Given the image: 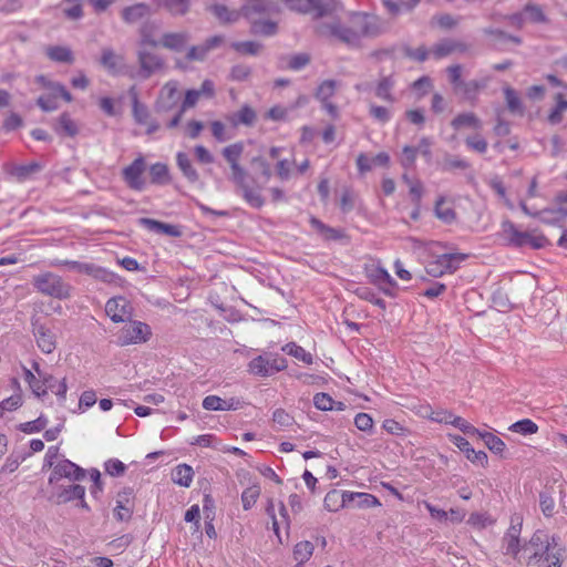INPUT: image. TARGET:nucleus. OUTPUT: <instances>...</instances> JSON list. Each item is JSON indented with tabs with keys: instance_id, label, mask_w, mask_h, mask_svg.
Returning <instances> with one entry per match:
<instances>
[{
	"instance_id": "obj_9",
	"label": "nucleus",
	"mask_w": 567,
	"mask_h": 567,
	"mask_svg": "<svg viewBox=\"0 0 567 567\" xmlns=\"http://www.w3.org/2000/svg\"><path fill=\"white\" fill-rule=\"evenodd\" d=\"M137 61L140 65L137 76L142 80L151 78L153 74L163 71L166 66L162 55L146 48L138 49Z\"/></svg>"
},
{
	"instance_id": "obj_30",
	"label": "nucleus",
	"mask_w": 567,
	"mask_h": 567,
	"mask_svg": "<svg viewBox=\"0 0 567 567\" xmlns=\"http://www.w3.org/2000/svg\"><path fill=\"white\" fill-rule=\"evenodd\" d=\"M466 258V254L452 252L440 255L435 260L440 265L443 275L445 272H454Z\"/></svg>"
},
{
	"instance_id": "obj_12",
	"label": "nucleus",
	"mask_w": 567,
	"mask_h": 567,
	"mask_svg": "<svg viewBox=\"0 0 567 567\" xmlns=\"http://www.w3.org/2000/svg\"><path fill=\"white\" fill-rule=\"evenodd\" d=\"M364 272L371 284L379 287L388 296H393V288L396 287L395 280L390 276L380 262L372 261L364 266Z\"/></svg>"
},
{
	"instance_id": "obj_37",
	"label": "nucleus",
	"mask_w": 567,
	"mask_h": 567,
	"mask_svg": "<svg viewBox=\"0 0 567 567\" xmlns=\"http://www.w3.org/2000/svg\"><path fill=\"white\" fill-rule=\"evenodd\" d=\"M140 223L147 229L156 233H162L173 237H178L181 235V230L174 225L165 224L151 218H141Z\"/></svg>"
},
{
	"instance_id": "obj_28",
	"label": "nucleus",
	"mask_w": 567,
	"mask_h": 567,
	"mask_svg": "<svg viewBox=\"0 0 567 567\" xmlns=\"http://www.w3.org/2000/svg\"><path fill=\"white\" fill-rule=\"evenodd\" d=\"M101 64L112 74H118L124 68V58L112 49H104L101 55Z\"/></svg>"
},
{
	"instance_id": "obj_36",
	"label": "nucleus",
	"mask_w": 567,
	"mask_h": 567,
	"mask_svg": "<svg viewBox=\"0 0 567 567\" xmlns=\"http://www.w3.org/2000/svg\"><path fill=\"white\" fill-rule=\"evenodd\" d=\"M520 525H512L504 536L503 543L506 555H517L519 550Z\"/></svg>"
},
{
	"instance_id": "obj_56",
	"label": "nucleus",
	"mask_w": 567,
	"mask_h": 567,
	"mask_svg": "<svg viewBox=\"0 0 567 567\" xmlns=\"http://www.w3.org/2000/svg\"><path fill=\"white\" fill-rule=\"evenodd\" d=\"M161 47L159 39H156L153 33L152 27H144L141 31V42L140 48H157Z\"/></svg>"
},
{
	"instance_id": "obj_57",
	"label": "nucleus",
	"mask_w": 567,
	"mask_h": 567,
	"mask_svg": "<svg viewBox=\"0 0 567 567\" xmlns=\"http://www.w3.org/2000/svg\"><path fill=\"white\" fill-rule=\"evenodd\" d=\"M161 4L175 16L184 14L188 10L187 0H161Z\"/></svg>"
},
{
	"instance_id": "obj_39",
	"label": "nucleus",
	"mask_w": 567,
	"mask_h": 567,
	"mask_svg": "<svg viewBox=\"0 0 567 567\" xmlns=\"http://www.w3.org/2000/svg\"><path fill=\"white\" fill-rule=\"evenodd\" d=\"M56 131L61 137L73 138L78 135L80 126L68 114H63L59 118Z\"/></svg>"
},
{
	"instance_id": "obj_4",
	"label": "nucleus",
	"mask_w": 567,
	"mask_h": 567,
	"mask_svg": "<svg viewBox=\"0 0 567 567\" xmlns=\"http://www.w3.org/2000/svg\"><path fill=\"white\" fill-rule=\"evenodd\" d=\"M279 13L276 4L268 0H252L243 8V14L251 22V30L255 34L274 35L277 32V23L259 16H271Z\"/></svg>"
},
{
	"instance_id": "obj_33",
	"label": "nucleus",
	"mask_w": 567,
	"mask_h": 567,
	"mask_svg": "<svg viewBox=\"0 0 567 567\" xmlns=\"http://www.w3.org/2000/svg\"><path fill=\"white\" fill-rule=\"evenodd\" d=\"M346 495H349V492H339L337 489L328 492L323 501L326 509L337 512L349 506V498Z\"/></svg>"
},
{
	"instance_id": "obj_53",
	"label": "nucleus",
	"mask_w": 567,
	"mask_h": 567,
	"mask_svg": "<svg viewBox=\"0 0 567 567\" xmlns=\"http://www.w3.org/2000/svg\"><path fill=\"white\" fill-rule=\"evenodd\" d=\"M509 431L520 433L523 435H528L537 433L538 426L532 420L524 419L512 424L509 426Z\"/></svg>"
},
{
	"instance_id": "obj_32",
	"label": "nucleus",
	"mask_w": 567,
	"mask_h": 567,
	"mask_svg": "<svg viewBox=\"0 0 567 567\" xmlns=\"http://www.w3.org/2000/svg\"><path fill=\"white\" fill-rule=\"evenodd\" d=\"M503 92L508 111L514 115L523 116L525 107L518 93L508 85L503 87Z\"/></svg>"
},
{
	"instance_id": "obj_34",
	"label": "nucleus",
	"mask_w": 567,
	"mask_h": 567,
	"mask_svg": "<svg viewBox=\"0 0 567 567\" xmlns=\"http://www.w3.org/2000/svg\"><path fill=\"white\" fill-rule=\"evenodd\" d=\"M200 97H202V94L198 90L186 91L179 112L168 122L167 126L168 127L176 126L178 124V122L181 121L183 113L186 110L194 107Z\"/></svg>"
},
{
	"instance_id": "obj_52",
	"label": "nucleus",
	"mask_w": 567,
	"mask_h": 567,
	"mask_svg": "<svg viewBox=\"0 0 567 567\" xmlns=\"http://www.w3.org/2000/svg\"><path fill=\"white\" fill-rule=\"evenodd\" d=\"M260 496V486L251 485L247 487L241 494L243 507L245 511L250 509Z\"/></svg>"
},
{
	"instance_id": "obj_54",
	"label": "nucleus",
	"mask_w": 567,
	"mask_h": 567,
	"mask_svg": "<svg viewBox=\"0 0 567 567\" xmlns=\"http://www.w3.org/2000/svg\"><path fill=\"white\" fill-rule=\"evenodd\" d=\"M369 114L372 118L380 123L389 122L392 117V110L390 107L370 104Z\"/></svg>"
},
{
	"instance_id": "obj_48",
	"label": "nucleus",
	"mask_w": 567,
	"mask_h": 567,
	"mask_svg": "<svg viewBox=\"0 0 567 567\" xmlns=\"http://www.w3.org/2000/svg\"><path fill=\"white\" fill-rule=\"evenodd\" d=\"M436 420L440 422L452 423L454 426L458 427L465 434H477L478 435L481 433L476 427H474L466 420H464L460 416L453 417L452 414H449L444 417L436 419Z\"/></svg>"
},
{
	"instance_id": "obj_62",
	"label": "nucleus",
	"mask_w": 567,
	"mask_h": 567,
	"mask_svg": "<svg viewBox=\"0 0 567 567\" xmlns=\"http://www.w3.org/2000/svg\"><path fill=\"white\" fill-rule=\"evenodd\" d=\"M313 404L321 411H332L334 409V400L327 393H317L313 396Z\"/></svg>"
},
{
	"instance_id": "obj_25",
	"label": "nucleus",
	"mask_w": 567,
	"mask_h": 567,
	"mask_svg": "<svg viewBox=\"0 0 567 567\" xmlns=\"http://www.w3.org/2000/svg\"><path fill=\"white\" fill-rule=\"evenodd\" d=\"M453 443L466 454L467 460L472 463H480L485 466L487 464V454L483 451L476 452L472 449L470 442L463 436L455 435L452 437Z\"/></svg>"
},
{
	"instance_id": "obj_55",
	"label": "nucleus",
	"mask_w": 567,
	"mask_h": 567,
	"mask_svg": "<svg viewBox=\"0 0 567 567\" xmlns=\"http://www.w3.org/2000/svg\"><path fill=\"white\" fill-rule=\"evenodd\" d=\"M483 440L485 445L494 453H501L505 449V443L496 435L489 432L480 433L478 434Z\"/></svg>"
},
{
	"instance_id": "obj_19",
	"label": "nucleus",
	"mask_w": 567,
	"mask_h": 567,
	"mask_svg": "<svg viewBox=\"0 0 567 567\" xmlns=\"http://www.w3.org/2000/svg\"><path fill=\"white\" fill-rule=\"evenodd\" d=\"M224 43L221 35L208 38L205 42L190 47L185 55L186 62H204L208 54Z\"/></svg>"
},
{
	"instance_id": "obj_41",
	"label": "nucleus",
	"mask_w": 567,
	"mask_h": 567,
	"mask_svg": "<svg viewBox=\"0 0 567 567\" xmlns=\"http://www.w3.org/2000/svg\"><path fill=\"white\" fill-rule=\"evenodd\" d=\"M315 550V546L309 540L299 542L293 548V558L298 561L296 567H302V564L310 559Z\"/></svg>"
},
{
	"instance_id": "obj_44",
	"label": "nucleus",
	"mask_w": 567,
	"mask_h": 567,
	"mask_svg": "<svg viewBox=\"0 0 567 567\" xmlns=\"http://www.w3.org/2000/svg\"><path fill=\"white\" fill-rule=\"evenodd\" d=\"M394 86V81L392 78H383L381 79L374 90V94L377 97L393 103L395 101L392 89Z\"/></svg>"
},
{
	"instance_id": "obj_1",
	"label": "nucleus",
	"mask_w": 567,
	"mask_h": 567,
	"mask_svg": "<svg viewBox=\"0 0 567 567\" xmlns=\"http://www.w3.org/2000/svg\"><path fill=\"white\" fill-rule=\"evenodd\" d=\"M382 29L378 17L364 12H352L349 14L347 23L340 21L323 23L319 27L318 32L323 37L355 47L364 38L379 35Z\"/></svg>"
},
{
	"instance_id": "obj_60",
	"label": "nucleus",
	"mask_w": 567,
	"mask_h": 567,
	"mask_svg": "<svg viewBox=\"0 0 567 567\" xmlns=\"http://www.w3.org/2000/svg\"><path fill=\"white\" fill-rule=\"evenodd\" d=\"M251 167L257 176L260 175L265 178V182H267L270 178L271 168L265 159L260 157H254L251 161Z\"/></svg>"
},
{
	"instance_id": "obj_23",
	"label": "nucleus",
	"mask_w": 567,
	"mask_h": 567,
	"mask_svg": "<svg viewBox=\"0 0 567 567\" xmlns=\"http://www.w3.org/2000/svg\"><path fill=\"white\" fill-rule=\"evenodd\" d=\"M189 41V34L187 32H166L159 38L161 47L181 52L183 51Z\"/></svg>"
},
{
	"instance_id": "obj_61",
	"label": "nucleus",
	"mask_w": 567,
	"mask_h": 567,
	"mask_svg": "<svg viewBox=\"0 0 567 567\" xmlns=\"http://www.w3.org/2000/svg\"><path fill=\"white\" fill-rule=\"evenodd\" d=\"M404 182L409 185L412 200L417 205L423 195V186L420 181L411 179L408 175H403Z\"/></svg>"
},
{
	"instance_id": "obj_5",
	"label": "nucleus",
	"mask_w": 567,
	"mask_h": 567,
	"mask_svg": "<svg viewBox=\"0 0 567 567\" xmlns=\"http://www.w3.org/2000/svg\"><path fill=\"white\" fill-rule=\"evenodd\" d=\"M34 84L38 85L39 90H43L44 93L37 100V104L44 112H52L59 107V99L62 97L66 102L72 101V95L65 90V87L59 82H54L45 78L44 75H38L34 79Z\"/></svg>"
},
{
	"instance_id": "obj_50",
	"label": "nucleus",
	"mask_w": 567,
	"mask_h": 567,
	"mask_svg": "<svg viewBox=\"0 0 567 567\" xmlns=\"http://www.w3.org/2000/svg\"><path fill=\"white\" fill-rule=\"evenodd\" d=\"M212 12L221 21V22H235L239 19L240 12L237 10H231L224 4H215L212 7Z\"/></svg>"
},
{
	"instance_id": "obj_14",
	"label": "nucleus",
	"mask_w": 567,
	"mask_h": 567,
	"mask_svg": "<svg viewBox=\"0 0 567 567\" xmlns=\"http://www.w3.org/2000/svg\"><path fill=\"white\" fill-rule=\"evenodd\" d=\"M291 11L313 13L319 18L333 9L332 0H282Z\"/></svg>"
},
{
	"instance_id": "obj_38",
	"label": "nucleus",
	"mask_w": 567,
	"mask_h": 567,
	"mask_svg": "<svg viewBox=\"0 0 567 567\" xmlns=\"http://www.w3.org/2000/svg\"><path fill=\"white\" fill-rule=\"evenodd\" d=\"M148 175L152 184L167 185L171 183L168 166L164 163H155L150 166Z\"/></svg>"
},
{
	"instance_id": "obj_58",
	"label": "nucleus",
	"mask_w": 567,
	"mask_h": 567,
	"mask_svg": "<svg viewBox=\"0 0 567 567\" xmlns=\"http://www.w3.org/2000/svg\"><path fill=\"white\" fill-rule=\"evenodd\" d=\"M51 266H53V267L65 266L69 269L75 270L80 274H87V271L91 270L90 262H80V261H74V260H54L51 262Z\"/></svg>"
},
{
	"instance_id": "obj_63",
	"label": "nucleus",
	"mask_w": 567,
	"mask_h": 567,
	"mask_svg": "<svg viewBox=\"0 0 567 567\" xmlns=\"http://www.w3.org/2000/svg\"><path fill=\"white\" fill-rule=\"evenodd\" d=\"M310 61L307 53H298L287 58V68L298 71L305 68Z\"/></svg>"
},
{
	"instance_id": "obj_64",
	"label": "nucleus",
	"mask_w": 567,
	"mask_h": 567,
	"mask_svg": "<svg viewBox=\"0 0 567 567\" xmlns=\"http://www.w3.org/2000/svg\"><path fill=\"white\" fill-rule=\"evenodd\" d=\"M236 51L244 54H257L261 50V44L254 41L237 42L234 44Z\"/></svg>"
},
{
	"instance_id": "obj_29",
	"label": "nucleus",
	"mask_w": 567,
	"mask_h": 567,
	"mask_svg": "<svg viewBox=\"0 0 567 567\" xmlns=\"http://www.w3.org/2000/svg\"><path fill=\"white\" fill-rule=\"evenodd\" d=\"M452 125L457 131L475 132L481 128L482 123L480 118L472 112L458 114L453 121Z\"/></svg>"
},
{
	"instance_id": "obj_24",
	"label": "nucleus",
	"mask_w": 567,
	"mask_h": 567,
	"mask_svg": "<svg viewBox=\"0 0 567 567\" xmlns=\"http://www.w3.org/2000/svg\"><path fill=\"white\" fill-rule=\"evenodd\" d=\"M227 121L231 126H252L257 120L256 111L249 105H243L237 112L227 115Z\"/></svg>"
},
{
	"instance_id": "obj_16",
	"label": "nucleus",
	"mask_w": 567,
	"mask_h": 567,
	"mask_svg": "<svg viewBox=\"0 0 567 567\" xmlns=\"http://www.w3.org/2000/svg\"><path fill=\"white\" fill-rule=\"evenodd\" d=\"M85 476V471L69 460L59 461L52 470L49 477V485H54L61 478H69L70 481H81Z\"/></svg>"
},
{
	"instance_id": "obj_22",
	"label": "nucleus",
	"mask_w": 567,
	"mask_h": 567,
	"mask_svg": "<svg viewBox=\"0 0 567 567\" xmlns=\"http://www.w3.org/2000/svg\"><path fill=\"white\" fill-rule=\"evenodd\" d=\"M243 406L239 399H221L217 395H208L203 400V408L208 411H230L238 410Z\"/></svg>"
},
{
	"instance_id": "obj_42",
	"label": "nucleus",
	"mask_w": 567,
	"mask_h": 567,
	"mask_svg": "<svg viewBox=\"0 0 567 567\" xmlns=\"http://www.w3.org/2000/svg\"><path fill=\"white\" fill-rule=\"evenodd\" d=\"M336 90L337 82L332 80L323 81L317 90V97L326 103V107L330 113H334L336 107L332 104L327 103V101L334 94Z\"/></svg>"
},
{
	"instance_id": "obj_20",
	"label": "nucleus",
	"mask_w": 567,
	"mask_h": 567,
	"mask_svg": "<svg viewBox=\"0 0 567 567\" xmlns=\"http://www.w3.org/2000/svg\"><path fill=\"white\" fill-rule=\"evenodd\" d=\"M131 311V303L124 297L111 298L105 305V312L113 322H124Z\"/></svg>"
},
{
	"instance_id": "obj_27",
	"label": "nucleus",
	"mask_w": 567,
	"mask_h": 567,
	"mask_svg": "<svg viewBox=\"0 0 567 567\" xmlns=\"http://www.w3.org/2000/svg\"><path fill=\"white\" fill-rule=\"evenodd\" d=\"M554 106L547 115V121L551 125L561 123L565 114L567 113V95L564 92H558L554 95Z\"/></svg>"
},
{
	"instance_id": "obj_35",
	"label": "nucleus",
	"mask_w": 567,
	"mask_h": 567,
	"mask_svg": "<svg viewBox=\"0 0 567 567\" xmlns=\"http://www.w3.org/2000/svg\"><path fill=\"white\" fill-rule=\"evenodd\" d=\"M45 54L54 62L71 64L74 61L73 52L64 45H50L45 48Z\"/></svg>"
},
{
	"instance_id": "obj_26",
	"label": "nucleus",
	"mask_w": 567,
	"mask_h": 567,
	"mask_svg": "<svg viewBox=\"0 0 567 567\" xmlns=\"http://www.w3.org/2000/svg\"><path fill=\"white\" fill-rule=\"evenodd\" d=\"M308 103V97L306 95H300L296 100L293 104L290 106H282V105H275L272 106L265 115L266 118H269L271 121H286L289 117L290 111L295 110L296 107L303 106Z\"/></svg>"
},
{
	"instance_id": "obj_45",
	"label": "nucleus",
	"mask_w": 567,
	"mask_h": 567,
	"mask_svg": "<svg viewBox=\"0 0 567 567\" xmlns=\"http://www.w3.org/2000/svg\"><path fill=\"white\" fill-rule=\"evenodd\" d=\"M485 85L486 82L481 80L464 81L456 94L462 95L466 100H472Z\"/></svg>"
},
{
	"instance_id": "obj_40",
	"label": "nucleus",
	"mask_w": 567,
	"mask_h": 567,
	"mask_svg": "<svg viewBox=\"0 0 567 567\" xmlns=\"http://www.w3.org/2000/svg\"><path fill=\"white\" fill-rule=\"evenodd\" d=\"M42 169V165L39 162H31L22 165H14L10 174L18 181L22 182L34 175Z\"/></svg>"
},
{
	"instance_id": "obj_47",
	"label": "nucleus",
	"mask_w": 567,
	"mask_h": 567,
	"mask_svg": "<svg viewBox=\"0 0 567 567\" xmlns=\"http://www.w3.org/2000/svg\"><path fill=\"white\" fill-rule=\"evenodd\" d=\"M132 515V506L130 504L128 494L124 493L123 495L118 494L116 501V507L114 508V516L118 520H127Z\"/></svg>"
},
{
	"instance_id": "obj_15",
	"label": "nucleus",
	"mask_w": 567,
	"mask_h": 567,
	"mask_svg": "<svg viewBox=\"0 0 567 567\" xmlns=\"http://www.w3.org/2000/svg\"><path fill=\"white\" fill-rule=\"evenodd\" d=\"M508 21L513 27L523 28L530 23H545L547 19L540 6L528 3L519 12L509 16Z\"/></svg>"
},
{
	"instance_id": "obj_59",
	"label": "nucleus",
	"mask_w": 567,
	"mask_h": 567,
	"mask_svg": "<svg viewBox=\"0 0 567 567\" xmlns=\"http://www.w3.org/2000/svg\"><path fill=\"white\" fill-rule=\"evenodd\" d=\"M24 379L29 383L32 392L37 396L47 394V389L42 385V381L38 379L30 370L24 369Z\"/></svg>"
},
{
	"instance_id": "obj_18",
	"label": "nucleus",
	"mask_w": 567,
	"mask_h": 567,
	"mask_svg": "<svg viewBox=\"0 0 567 567\" xmlns=\"http://www.w3.org/2000/svg\"><path fill=\"white\" fill-rule=\"evenodd\" d=\"M145 171L146 163L143 157H137L123 169V178L130 188L138 192L145 188L146 182L143 177Z\"/></svg>"
},
{
	"instance_id": "obj_2",
	"label": "nucleus",
	"mask_w": 567,
	"mask_h": 567,
	"mask_svg": "<svg viewBox=\"0 0 567 567\" xmlns=\"http://www.w3.org/2000/svg\"><path fill=\"white\" fill-rule=\"evenodd\" d=\"M528 554L527 565L537 567H560L564 549L555 537H549L544 532L537 530L529 543L523 547Z\"/></svg>"
},
{
	"instance_id": "obj_46",
	"label": "nucleus",
	"mask_w": 567,
	"mask_h": 567,
	"mask_svg": "<svg viewBox=\"0 0 567 567\" xmlns=\"http://www.w3.org/2000/svg\"><path fill=\"white\" fill-rule=\"evenodd\" d=\"M177 165L182 171L183 175L190 182L195 183L198 181L199 176L196 169L193 167L189 157L186 154L178 153L177 154Z\"/></svg>"
},
{
	"instance_id": "obj_51",
	"label": "nucleus",
	"mask_w": 567,
	"mask_h": 567,
	"mask_svg": "<svg viewBox=\"0 0 567 567\" xmlns=\"http://www.w3.org/2000/svg\"><path fill=\"white\" fill-rule=\"evenodd\" d=\"M435 215L444 223H452L455 220L456 214L451 205H447L444 198H440L435 204Z\"/></svg>"
},
{
	"instance_id": "obj_8",
	"label": "nucleus",
	"mask_w": 567,
	"mask_h": 567,
	"mask_svg": "<svg viewBox=\"0 0 567 567\" xmlns=\"http://www.w3.org/2000/svg\"><path fill=\"white\" fill-rule=\"evenodd\" d=\"M248 368L255 375L268 377L285 370L287 368V361L278 354H264L252 359Z\"/></svg>"
},
{
	"instance_id": "obj_7",
	"label": "nucleus",
	"mask_w": 567,
	"mask_h": 567,
	"mask_svg": "<svg viewBox=\"0 0 567 567\" xmlns=\"http://www.w3.org/2000/svg\"><path fill=\"white\" fill-rule=\"evenodd\" d=\"M502 235L508 245L514 247L529 246L534 249H540L549 245V240L540 233L520 231L509 220L502 223Z\"/></svg>"
},
{
	"instance_id": "obj_31",
	"label": "nucleus",
	"mask_w": 567,
	"mask_h": 567,
	"mask_svg": "<svg viewBox=\"0 0 567 567\" xmlns=\"http://www.w3.org/2000/svg\"><path fill=\"white\" fill-rule=\"evenodd\" d=\"M346 497L349 498V506L357 508H371L381 505L380 501L369 493L349 492Z\"/></svg>"
},
{
	"instance_id": "obj_6",
	"label": "nucleus",
	"mask_w": 567,
	"mask_h": 567,
	"mask_svg": "<svg viewBox=\"0 0 567 567\" xmlns=\"http://www.w3.org/2000/svg\"><path fill=\"white\" fill-rule=\"evenodd\" d=\"M32 284L38 292L59 300L69 299L72 296L73 287L65 282L62 277L51 271L34 276Z\"/></svg>"
},
{
	"instance_id": "obj_49",
	"label": "nucleus",
	"mask_w": 567,
	"mask_h": 567,
	"mask_svg": "<svg viewBox=\"0 0 567 567\" xmlns=\"http://www.w3.org/2000/svg\"><path fill=\"white\" fill-rule=\"evenodd\" d=\"M147 11L148 8L145 4L140 3L125 8L122 12V17L126 22L134 23L146 16Z\"/></svg>"
},
{
	"instance_id": "obj_11",
	"label": "nucleus",
	"mask_w": 567,
	"mask_h": 567,
	"mask_svg": "<svg viewBox=\"0 0 567 567\" xmlns=\"http://www.w3.org/2000/svg\"><path fill=\"white\" fill-rule=\"evenodd\" d=\"M152 336L148 324L141 321H131L125 324L118 332L117 343L120 346H128L146 342Z\"/></svg>"
},
{
	"instance_id": "obj_3",
	"label": "nucleus",
	"mask_w": 567,
	"mask_h": 567,
	"mask_svg": "<svg viewBox=\"0 0 567 567\" xmlns=\"http://www.w3.org/2000/svg\"><path fill=\"white\" fill-rule=\"evenodd\" d=\"M241 152V144H230L224 148L223 155L230 165V178L235 183L237 189L241 193L247 203H249L252 207L258 208L262 206L264 199L258 190L250 188L247 184V173L238 164Z\"/></svg>"
},
{
	"instance_id": "obj_17",
	"label": "nucleus",
	"mask_w": 567,
	"mask_h": 567,
	"mask_svg": "<svg viewBox=\"0 0 567 567\" xmlns=\"http://www.w3.org/2000/svg\"><path fill=\"white\" fill-rule=\"evenodd\" d=\"M50 486L52 489L49 495V501L58 505L65 504L73 499H82L85 495V488L79 484L64 486L55 483Z\"/></svg>"
},
{
	"instance_id": "obj_10",
	"label": "nucleus",
	"mask_w": 567,
	"mask_h": 567,
	"mask_svg": "<svg viewBox=\"0 0 567 567\" xmlns=\"http://www.w3.org/2000/svg\"><path fill=\"white\" fill-rule=\"evenodd\" d=\"M128 94L133 103V116L135 122L141 126L146 134L156 133L161 125L156 120L153 118L146 105L138 101V94L135 86L128 90Z\"/></svg>"
},
{
	"instance_id": "obj_21",
	"label": "nucleus",
	"mask_w": 567,
	"mask_h": 567,
	"mask_svg": "<svg viewBox=\"0 0 567 567\" xmlns=\"http://www.w3.org/2000/svg\"><path fill=\"white\" fill-rule=\"evenodd\" d=\"M33 334L39 349L44 353H52L56 347V338L52 330L39 321H33Z\"/></svg>"
},
{
	"instance_id": "obj_13",
	"label": "nucleus",
	"mask_w": 567,
	"mask_h": 567,
	"mask_svg": "<svg viewBox=\"0 0 567 567\" xmlns=\"http://www.w3.org/2000/svg\"><path fill=\"white\" fill-rule=\"evenodd\" d=\"M181 101L179 83L171 80L159 90L155 101V111L157 113L172 111Z\"/></svg>"
},
{
	"instance_id": "obj_43",
	"label": "nucleus",
	"mask_w": 567,
	"mask_h": 567,
	"mask_svg": "<svg viewBox=\"0 0 567 567\" xmlns=\"http://www.w3.org/2000/svg\"><path fill=\"white\" fill-rule=\"evenodd\" d=\"M194 471L187 464H181L175 467L172 473V480L174 483L188 487L193 481Z\"/></svg>"
}]
</instances>
